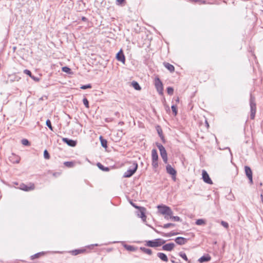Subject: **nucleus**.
I'll return each mask as SVG.
<instances>
[{
    "instance_id": "nucleus-1",
    "label": "nucleus",
    "mask_w": 263,
    "mask_h": 263,
    "mask_svg": "<svg viewBox=\"0 0 263 263\" xmlns=\"http://www.w3.org/2000/svg\"><path fill=\"white\" fill-rule=\"evenodd\" d=\"M137 167V163L136 162H133L129 168L124 173L123 176L126 178L131 177L135 173Z\"/></svg>"
},
{
    "instance_id": "nucleus-2",
    "label": "nucleus",
    "mask_w": 263,
    "mask_h": 263,
    "mask_svg": "<svg viewBox=\"0 0 263 263\" xmlns=\"http://www.w3.org/2000/svg\"><path fill=\"white\" fill-rule=\"evenodd\" d=\"M250 105L251 108V118L254 119L256 113V103L255 97L252 95L250 96Z\"/></svg>"
},
{
    "instance_id": "nucleus-3",
    "label": "nucleus",
    "mask_w": 263,
    "mask_h": 263,
    "mask_svg": "<svg viewBox=\"0 0 263 263\" xmlns=\"http://www.w3.org/2000/svg\"><path fill=\"white\" fill-rule=\"evenodd\" d=\"M165 241L161 239H156L154 240H149L146 242V245L150 247H157L164 244Z\"/></svg>"
},
{
    "instance_id": "nucleus-4",
    "label": "nucleus",
    "mask_w": 263,
    "mask_h": 263,
    "mask_svg": "<svg viewBox=\"0 0 263 263\" xmlns=\"http://www.w3.org/2000/svg\"><path fill=\"white\" fill-rule=\"evenodd\" d=\"M157 147L160 151V155L163 161L166 163L167 162V156L164 147L160 144H158Z\"/></svg>"
},
{
    "instance_id": "nucleus-5",
    "label": "nucleus",
    "mask_w": 263,
    "mask_h": 263,
    "mask_svg": "<svg viewBox=\"0 0 263 263\" xmlns=\"http://www.w3.org/2000/svg\"><path fill=\"white\" fill-rule=\"evenodd\" d=\"M155 86L158 93L160 95H162L163 91V87L162 83L161 82L159 78H156L155 79Z\"/></svg>"
},
{
    "instance_id": "nucleus-6",
    "label": "nucleus",
    "mask_w": 263,
    "mask_h": 263,
    "mask_svg": "<svg viewBox=\"0 0 263 263\" xmlns=\"http://www.w3.org/2000/svg\"><path fill=\"white\" fill-rule=\"evenodd\" d=\"M157 208L159 210V212L162 215H165L166 214H168V213L170 212V210L171 209L170 207L164 205H158Z\"/></svg>"
},
{
    "instance_id": "nucleus-7",
    "label": "nucleus",
    "mask_w": 263,
    "mask_h": 263,
    "mask_svg": "<svg viewBox=\"0 0 263 263\" xmlns=\"http://www.w3.org/2000/svg\"><path fill=\"white\" fill-rule=\"evenodd\" d=\"M202 177L204 182L209 184H212L213 182L211 179L209 174L205 170H202Z\"/></svg>"
},
{
    "instance_id": "nucleus-8",
    "label": "nucleus",
    "mask_w": 263,
    "mask_h": 263,
    "mask_svg": "<svg viewBox=\"0 0 263 263\" xmlns=\"http://www.w3.org/2000/svg\"><path fill=\"white\" fill-rule=\"evenodd\" d=\"M20 189L25 191H29L34 189V185L33 184H30L29 186L24 184H22L20 185Z\"/></svg>"
},
{
    "instance_id": "nucleus-9",
    "label": "nucleus",
    "mask_w": 263,
    "mask_h": 263,
    "mask_svg": "<svg viewBox=\"0 0 263 263\" xmlns=\"http://www.w3.org/2000/svg\"><path fill=\"white\" fill-rule=\"evenodd\" d=\"M245 168L246 174L247 176L248 177V178H249L250 182L252 183L253 182L252 171H251V168L249 166H245Z\"/></svg>"
},
{
    "instance_id": "nucleus-10",
    "label": "nucleus",
    "mask_w": 263,
    "mask_h": 263,
    "mask_svg": "<svg viewBox=\"0 0 263 263\" xmlns=\"http://www.w3.org/2000/svg\"><path fill=\"white\" fill-rule=\"evenodd\" d=\"M116 58L122 63H125V57L121 50L117 54Z\"/></svg>"
},
{
    "instance_id": "nucleus-11",
    "label": "nucleus",
    "mask_w": 263,
    "mask_h": 263,
    "mask_svg": "<svg viewBox=\"0 0 263 263\" xmlns=\"http://www.w3.org/2000/svg\"><path fill=\"white\" fill-rule=\"evenodd\" d=\"M175 247V244L174 243H169L164 245L162 247V249L164 251H172Z\"/></svg>"
},
{
    "instance_id": "nucleus-12",
    "label": "nucleus",
    "mask_w": 263,
    "mask_h": 263,
    "mask_svg": "<svg viewBox=\"0 0 263 263\" xmlns=\"http://www.w3.org/2000/svg\"><path fill=\"white\" fill-rule=\"evenodd\" d=\"M63 141L70 146L73 147L76 145V142L75 141L68 139V138H64L63 139Z\"/></svg>"
},
{
    "instance_id": "nucleus-13",
    "label": "nucleus",
    "mask_w": 263,
    "mask_h": 263,
    "mask_svg": "<svg viewBox=\"0 0 263 263\" xmlns=\"http://www.w3.org/2000/svg\"><path fill=\"white\" fill-rule=\"evenodd\" d=\"M166 171L167 173L171 175L172 176H174V175H176V171L173 168L171 165L168 164L166 166Z\"/></svg>"
},
{
    "instance_id": "nucleus-14",
    "label": "nucleus",
    "mask_w": 263,
    "mask_h": 263,
    "mask_svg": "<svg viewBox=\"0 0 263 263\" xmlns=\"http://www.w3.org/2000/svg\"><path fill=\"white\" fill-rule=\"evenodd\" d=\"M211 258L209 254H207L206 255H204L202 257H201L200 258H199L198 261L202 263L203 262L209 261L211 260Z\"/></svg>"
},
{
    "instance_id": "nucleus-15",
    "label": "nucleus",
    "mask_w": 263,
    "mask_h": 263,
    "mask_svg": "<svg viewBox=\"0 0 263 263\" xmlns=\"http://www.w3.org/2000/svg\"><path fill=\"white\" fill-rule=\"evenodd\" d=\"M186 241V239L181 237H177L175 239V242L180 245L184 244Z\"/></svg>"
},
{
    "instance_id": "nucleus-16",
    "label": "nucleus",
    "mask_w": 263,
    "mask_h": 263,
    "mask_svg": "<svg viewBox=\"0 0 263 263\" xmlns=\"http://www.w3.org/2000/svg\"><path fill=\"white\" fill-rule=\"evenodd\" d=\"M157 256L162 260L165 262L168 261V258L165 254L163 253H158L157 254Z\"/></svg>"
},
{
    "instance_id": "nucleus-17",
    "label": "nucleus",
    "mask_w": 263,
    "mask_h": 263,
    "mask_svg": "<svg viewBox=\"0 0 263 263\" xmlns=\"http://www.w3.org/2000/svg\"><path fill=\"white\" fill-rule=\"evenodd\" d=\"M99 139L101 142V144L102 147L104 148H107V142L105 139H104L102 137V136H100Z\"/></svg>"
},
{
    "instance_id": "nucleus-18",
    "label": "nucleus",
    "mask_w": 263,
    "mask_h": 263,
    "mask_svg": "<svg viewBox=\"0 0 263 263\" xmlns=\"http://www.w3.org/2000/svg\"><path fill=\"white\" fill-rule=\"evenodd\" d=\"M152 160H158V156L157 151L155 149H153L152 151Z\"/></svg>"
},
{
    "instance_id": "nucleus-19",
    "label": "nucleus",
    "mask_w": 263,
    "mask_h": 263,
    "mask_svg": "<svg viewBox=\"0 0 263 263\" xmlns=\"http://www.w3.org/2000/svg\"><path fill=\"white\" fill-rule=\"evenodd\" d=\"M164 66L171 72H173L175 70L174 66L168 63H165Z\"/></svg>"
},
{
    "instance_id": "nucleus-20",
    "label": "nucleus",
    "mask_w": 263,
    "mask_h": 263,
    "mask_svg": "<svg viewBox=\"0 0 263 263\" xmlns=\"http://www.w3.org/2000/svg\"><path fill=\"white\" fill-rule=\"evenodd\" d=\"M144 208H140V214L139 215V216L143 219V221H145L146 219V216L145 215V213L144 212Z\"/></svg>"
},
{
    "instance_id": "nucleus-21",
    "label": "nucleus",
    "mask_w": 263,
    "mask_h": 263,
    "mask_svg": "<svg viewBox=\"0 0 263 263\" xmlns=\"http://www.w3.org/2000/svg\"><path fill=\"white\" fill-rule=\"evenodd\" d=\"M132 85L136 90H140L141 89V87L137 82H133L132 83Z\"/></svg>"
},
{
    "instance_id": "nucleus-22",
    "label": "nucleus",
    "mask_w": 263,
    "mask_h": 263,
    "mask_svg": "<svg viewBox=\"0 0 263 263\" xmlns=\"http://www.w3.org/2000/svg\"><path fill=\"white\" fill-rule=\"evenodd\" d=\"M85 251V250H75L71 252V253L73 255H77L79 254L82 253Z\"/></svg>"
},
{
    "instance_id": "nucleus-23",
    "label": "nucleus",
    "mask_w": 263,
    "mask_h": 263,
    "mask_svg": "<svg viewBox=\"0 0 263 263\" xmlns=\"http://www.w3.org/2000/svg\"><path fill=\"white\" fill-rule=\"evenodd\" d=\"M141 250H142L143 252H144L145 253H146L148 255H151L152 253V250L149 249H147V248H141Z\"/></svg>"
},
{
    "instance_id": "nucleus-24",
    "label": "nucleus",
    "mask_w": 263,
    "mask_h": 263,
    "mask_svg": "<svg viewBox=\"0 0 263 263\" xmlns=\"http://www.w3.org/2000/svg\"><path fill=\"white\" fill-rule=\"evenodd\" d=\"M168 214H166L165 215H164V218L168 220L169 218H171L172 217V216L173 214V212L172 210L171 209L170 210V212L168 213Z\"/></svg>"
},
{
    "instance_id": "nucleus-25",
    "label": "nucleus",
    "mask_w": 263,
    "mask_h": 263,
    "mask_svg": "<svg viewBox=\"0 0 263 263\" xmlns=\"http://www.w3.org/2000/svg\"><path fill=\"white\" fill-rule=\"evenodd\" d=\"M64 165L68 167H72L74 166V163L73 162L67 161L64 162Z\"/></svg>"
},
{
    "instance_id": "nucleus-26",
    "label": "nucleus",
    "mask_w": 263,
    "mask_h": 263,
    "mask_svg": "<svg viewBox=\"0 0 263 263\" xmlns=\"http://www.w3.org/2000/svg\"><path fill=\"white\" fill-rule=\"evenodd\" d=\"M196 224L198 226L202 225L205 224V221L202 219H199L196 220Z\"/></svg>"
},
{
    "instance_id": "nucleus-27",
    "label": "nucleus",
    "mask_w": 263,
    "mask_h": 263,
    "mask_svg": "<svg viewBox=\"0 0 263 263\" xmlns=\"http://www.w3.org/2000/svg\"><path fill=\"white\" fill-rule=\"evenodd\" d=\"M97 166L99 168L103 171H109V168L108 167H104L103 165H102L101 163H98L97 164Z\"/></svg>"
},
{
    "instance_id": "nucleus-28",
    "label": "nucleus",
    "mask_w": 263,
    "mask_h": 263,
    "mask_svg": "<svg viewBox=\"0 0 263 263\" xmlns=\"http://www.w3.org/2000/svg\"><path fill=\"white\" fill-rule=\"evenodd\" d=\"M62 71L63 72H66L67 73H70L71 69L68 67H62Z\"/></svg>"
},
{
    "instance_id": "nucleus-29",
    "label": "nucleus",
    "mask_w": 263,
    "mask_h": 263,
    "mask_svg": "<svg viewBox=\"0 0 263 263\" xmlns=\"http://www.w3.org/2000/svg\"><path fill=\"white\" fill-rule=\"evenodd\" d=\"M24 73L28 75L29 77H30L32 79H34V76H32L31 74V72L30 70L25 69L24 70Z\"/></svg>"
},
{
    "instance_id": "nucleus-30",
    "label": "nucleus",
    "mask_w": 263,
    "mask_h": 263,
    "mask_svg": "<svg viewBox=\"0 0 263 263\" xmlns=\"http://www.w3.org/2000/svg\"><path fill=\"white\" fill-rule=\"evenodd\" d=\"M44 157L46 159H49L50 158V155L46 149H45L44 152Z\"/></svg>"
},
{
    "instance_id": "nucleus-31",
    "label": "nucleus",
    "mask_w": 263,
    "mask_h": 263,
    "mask_svg": "<svg viewBox=\"0 0 263 263\" xmlns=\"http://www.w3.org/2000/svg\"><path fill=\"white\" fill-rule=\"evenodd\" d=\"M180 256H181L183 259H184L186 261H188L187 257L186 254L184 253L180 252L179 254Z\"/></svg>"
},
{
    "instance_id": "nucleus-32",
    "label": "nucleus",
    "mask_w": 263,
    "mask_h": 263,
    "mask_svg": "<svg viewBox=\"0 0 263 263\" xmlns=\"http://www.w3.org/2000/svg\"><path fill=\"white\" fill-rule=\"evenodd\" d=\"M46 124L51 130H53L52 126L49 120L46 121Z\"/></svg>"
},
{
    "instance_id": "nucleus-33",
    "label": "nucleus",
    "mask_w": 263,
    "mask_h": 263,
    "mask_svg": "<svg viewBox=\"0 0 263 263\" xmlns=\"http://www.w3.org/2000/svg\"><path fill=\"white\" fill-rule=\"evenodd\" d=\"M174 89L172 87H169L167 88V92L168 95H172L173 93Z\"/></svg>"
},
{
    "instance_id": "nucleus-34",
    "label": "nucleus",
    "mask_w": 263,
    "mask_h": 263,
    "mask_svg": "<svg viewBox=\"0 0 263 263\" xmlns=\"http://www.w3.org/2000/svg\"><path fill=\"white\" fill-rule=\"evenodd\" d=\"M83 102L86 107L89 108V103L87 99L86 98H84L83 100Z\"/></svg>"
},
{
    "instance_id": "nucleus-35",
    "label": "nucleus",
    "mask_w": 263,
    "mask_h": 263,
    "mask_svg": "<svg viewBox=\"0 0 263 263\" xmlns=\"http://www.w3.org/2000/svg\"><path fill=\"white\" fill-rule=\"evenodd\" d=\"M22 143L24 145H29V142L27 139H24L22 140Z\"/></svg>"
},
{
    "instance_id": "nucleus-36",
    "label": "nucleus",
    "mask_w": 263,
    "mask_h": 263,
    "mask_svg": "<svg viewBox=\"0 0 263 263\" xmlns=\"http://www.w3.org/2000/svg\"><path fill=\"white\" fill-rule=\"evenodd\" d=\"M170 219H172L174 221H179L180 220V218L179 217L173 216V215L172 216V217Z\"/></svg>"
},
{
    "instance_id": "nucleus-37",
    "label": "nucleus",
    "mask_w": 263,
    "mask_h": 263,
    "mask_svg": "<svg viewBox=\"0 0 263 263\" xmlns=\"http://www.w3.org/2000/svg\"><path fill=\"white\" fill-rule=\"evenodd\" d=\"M171 108L173 113L174 114V115L176 116L177 114V110L176 107L175 105H172Z\"/></svg>"
},
{
    "instance_id": "nucleus-38",
    "label": "nucleus",
    "mask_w": 263,
    "mask_h": 263,
    "mask_svg": "<svg viewBox=\"0 0 263 263\" xmlns=\"http://www.w3.org/2000/svg\"><path fill=\"white\" fill-rule=\"evenodd\" d=\"M90 88H91V85L90 84L83 85L81 87V88L82 89H86Z\"/></svg>"
},
{
    "instance_id": "nucleus-39",
    "label": "nucleus",
    "mask_w": 263,
    "mask_h": 263,
    "mask_svg": "<svg viewBox=\"0 0 263 263\" xmlns=\"http://www.w3.org/2000/svg\"><path fill=\"white\" fill-rule=\"evenodd\" d=\"M125 248L129 251H134L135 248L132 246H125Z\"/></svg>"
},
{
    "instance_id": "nucleus-40",
    "label": "nucleus",
    "mask_w": 263,
    "mask_h": 263,
    "mask_svg": "<svg viewBox=\"0 0 263 263\" xmlns=\"http://www.w3.org/2000/svg\"><path fill=\"white\" fill-rule=\"evenodd\" d=\"M171 226H174V224L171 223H166V224H165L163 226V228H165V229H167V228H168L169 227H170Z\"/></svg>"
},
{
    "instance_id": "nucleus-41",
    "label": "nucleus",
    "mask_w": 263,
    "mask_h": 263,
    "mask_svg": "<svg viewBox=\"0 0 263 263\" xmlns=\"http://www.w3.org/2000/svg\"><path fill=\"white\" fill-rule=\"evenodd\" d=\"M221 223L222 225V226L226 228H228L229 227L228 223H227V222H226L225 221H222Z\"/></svg>"
},
{
    "instance_id": "nucleus-42",
    "label": "nucleus",
    "mask_w": 263,
    "mask_h": 263,
    "mask_svg": "<svg viewBox=\"0 0 263 263\" xmlns=\"http://www.w3.org/2000/svg\"><path fill=\"white\" fill-rule=\"evenodd\" d=\"M152 165L154 167H157L158 166L157 160H152Z\"/></svg>"
},
{
    "instance_id": "nucleus-43",
    "label": "nucleus",
    "mask_w": 263,
    "mask_h": 263,
    "mask_svg": "<svg viewBox=\"0 0 263 263\" xmlns=\"http://www.w3.org/2000/svg\"><path fill=\"white\" fill-rule=\"evenodd\" d=\"M174 235V234H172V233H167V234H165L163 235V236H167V237H170L171 236H173Z\"/></svg>"
},
{
    "instance_id": "nucleus-44",
    "label": "nucleus",
    "mask_w": 263,
    "mask_h": 263,
    "mask_svg": "<svg viewBox=\"0 0 263 263\" xmlns=\"http://www.w3.org/2000/svg\"><path fill=\"white\" fill-rule=\"evenodd\" d=\"M124 1V0H117V2L119 5L122 4Z\"/></svg>"
},
{
    "instance_id": "nucleus-45",
    "label": "nucleus",
    "mask_w": 263,
    "mask_h": 263,
    "mask_svg": "<svg viewBox=\"0 0 263 263\" xmlns=\"http://www.w3.org/2000/svg\"><path fill=\"white\" fill-rule=\"evenodd\" d=\"M132 204L133 205V206H134L135 208H136V209H140V208H141L140 207L138 206H136V205H135V204H133V203H132Z\"/></svg>"
},
{
    "instance_id": "nucleus-46",
    "label": "nucleus",
    "mask_w": 263,
    "mask_h": 263,
    "mask_svg": "<svg viewBox=\"0 0 263 263\" xmlns=\"http://www.w3.org/2000/svg\"><path fill=\"white\" fill-rule=\"evenodd\" d=\"M176 175H174V176H172V178L174 180V181H176Z\"/></svg>"
},
{
    "instance_id": "nucleus-47",
    "label": "nucleus",
    "mask_w": 263,
    "mask_h": 263,
    "mask_svg": "<svg viewBox=\"0 0 263 263\" xmlns=\"http://www.w3.org/2000/svg\"><path fill=\"white\" fill-rule=\"evenodd\" d=\"M33 79L36 81H38L39 80V79L38 78H36L34 77V79Z\"/></svg>"
},
{
    "instance_id": "nucleus-48",
    "label": "nucleus",
    "mask_w": 263,
    "mask_h": 263,
    "mask_svg": "<svg viewBox=\"0 0 263 263\" xmlns=\"http://www.w3.org/2000/svg\"><path fill=\"white\" fill-rule=\"evenodd\" d=\"M176 101H177V102H179V98H177V100H176Z\"/></svg>"
},
{
    "instance_id": "nucleus-49",
    "label": "nucleus",
    "mask_w": 263,
    "mask_h": 263,
    "mask_svg": "<svg viewBox=\"0 0 263 263\" xmlns=\"http://www.w3.org/2000/svg\"><path fill=\"white\" fill-rule=\"evenodd\" d=\"M39 254H35V256H38V255H39Z\"/></svg>"
},
{
    "instance_id": "nucleus-50",
    "label": "nucleus",
    "mask_w": 263,
    "mask_h": 263,
    "mask_svg": "<svg viewBox=\"0 0 263 263\" xmlns=\"http://www.w3.org/2000/svg\"><path fill=\"white\" fill-rule=\"evenodd\" d=\"M95 246H98V244H95Z\"/></svg>"
},
{
    "instance_id": "nucleus-51",
    "label": "nucleus",
    "mask_w": 263,
    "mask_h": 263,
    "mask_svg": "<svg viewBox=\"0 0 263 263\" xmlns=\"http://www.w3.org/2000/svg\"><path fill=\"white\" fill-rule=\"evenodd\" d=\"M158 133L160 135V132L158 131Z\"/></svg>"
}]
</instances>
